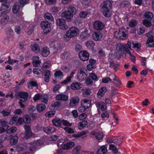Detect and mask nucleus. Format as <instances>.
<instances>
[{
    "label": "nucleus",
    "mask_w": 154,
    "mask_h": 154,
    "mask_svg": "<svg viewBox=\"0 0 154 154\" xmlns=\"http://www.w3.org/2000/svg\"><path fill=\"white\" fill-rule=\"evenodd\" d=\"M25 130V136L26 139H28L30 137L32 134L31 132L30 127L27 125H25L24 126Z\"/></svg>",
    "instance_id": "16"
},
{
    "label": "nucleus",
    "mask_w": 154,
    "mask_h": 154,
    "mask_svg": "<svg viewBox=\"0 0 154 154\" xmlns=\"http://www.w3.org/2000/svg\"><path fill=\"white\" fill-rule=\"evenodd\" d=\"M124 138L123 136H119L117 137H112L107 138L106 140V142L108 143H114V145L111 144L109 145V149L114 150L116 149V146H120L122 143V140Z\"/></svg>",
    "instance_id": "1"
},
{
    "label": "nucleus",
    "mask_w": 154,
    "mask_h": 154,
    "mask_svg": "<svg viewBox=\"0 0 154 154\" xmlns=\"http://www.w3.org/2000/svg\"><path fill=\"white\" fill-rule=\"evenodd\" d=\"M87 124V122L86 121H83L80 122L78 124L79 128L80 130L82 129Z\"/></svg>",
    "instance_id": "50"
},
{
    "label": "nucleus",
    "mask_w": 154,
    "mask_h": 154,
    "mask_svg": "<svg viewBox=\"0 0 154 154\" xmlns=\"http://www.w3.org/2000/svg\"><path fill=\"white\" fill-rule=\"evenodd\" d=\"M9 12V11H6L2 12L0 16L2 17L0 21V22L2 24L4 25L9 20V17L8 15Z\"/></svg>",
    "instance_id": "8"
},
{
    "label": "nucleus",
    "mask_w": 154,
    "mask_h": 154,
    "mask_svg": "<svg viewBox=\"0 0 154 154\" xmlns=\"http://www.w3.org/2000/svg\"><path fill=\"white\" fill-rule=\"evenodd\" d=\"M87 76V71L84 68H80L78 71L77 79L79 82L84 80Z\"/></svg>",
    "instance_id": "4"
},
{
    "label": "nucleus",
    "mask_w": 154,
    "mask_h": 154,
    "mask_svg": "<svg viewBox=\"0 0 154 154\" xmlns=\"http://www.w3.org/2000/svg\"><path fill=\"white\" fill-rule=\"evenodd\" d=\"M97 107L99 108L102 111H104L106 109V105L104 103L98 102L95 103Z\"/></svg>",
    "instance_id": "25"
},
{
    "label": "nucleus",
    "mask_w": 154,
    "mask_h": 154,
    "mask_svg": "<svg viewBox=\"0 0 154 154\" xmlns=\"http://www.w3.org/2000/svg\"><path fill=\"white\" fill-rule=\"evenodd\" d=\"M51 66V63L49 61H47L45 62L42 67V69H45L49 68Z\"/></svg>",
    "instance_id": "43"
},
{
    "label": "nucleus",
    "mask_w": 154,
    "mask_h": 154,
    "mask_svg": "<svg viewBox=\"0 0 154 154\" xmlns=\"http://www.w3.org/2000/svg\"><path fill=\"white\" fill-rule=\"evenodd\" d=\"M112 76L114 81L113 82V84L117 87L119 86L121 84L119 78L114 75H112Z\"/></svg>",
    "instance_id": "26"
},
{
    "label": "nucleus",
    "mask_w": 154,
    "mask_h": 154,
    "mask_svg": "<svg viewBox=\"0 0 154 154\" xmlns=\"http://www.w3.org/2000/svg\"><path fill=\"white\" fill-rule=\"evenodd\" d=\"M125 29L124 28H121L119 30L115 32L114 35L115 37L117 38L124 40L127 38V35Z\"/></svg>",
    "instance_id": "5"
},
{
    "label": "nucleus",
    "mask_w": 154,
    "mask_h": 154,
    "mask_svg": "<svg viewBox=\"0 0 154 154\" xmlns=\"http://www.w3.org/2000/svg\"><path fill=\"white\" fill-rule=\"evenodd\" d=\"M56 99L57 100L66 101L68 99V97L65 94H60L56 96Z\"/></svg>",
    "instance_id": "23"
},
{
    "label": "nucleus",
    "mask_w": 154,
    "mask_h": 154,
    "mask_svg": "<svg viewBox=\"0 0 154 154\" xmlns=\"http://www.w3.org/2000/svg\"><path fill=\"white\" fill-rule=\"evenodd\" d=\"M75 145L74 142H70L64 144L61 146V148L63 149L68 150L71 148Z\"/></svg>",
    "instance_id": "19"
},
{
    "label": "nucleus",
    "mask_w": 154,
    "mask_h": 154,
    "mask_svg": "<svg viewBox=\"0 0 154 154\" xmlns=\"http://www.w3.org/2000/svg\"><path fill=\"white\" fill-rule=\"evenodd\" d=\"M18 118L17 116H13L10 119L9 122V124L11 125H13L17 121Z\"/></svg>",
    "instance_id": "56"
},
{
    "label": "nucleus",
    "mask_w": 154,
    "mask_h": 154,
    "mask_svg": "<svg viewBox=\"0 0 154 154\" xmlns=\"http://www.w3.org/2000/svg\"><path fill=\"white\" fill-rule=\"evenodd\" d=\"M27 147L29 148L30 151L33 152L35 151L36 149V147L35 145H33L32 144V142L27 144Z\"/></svg>",
    "instance_id": "49"
},
{
    "label": "nucleus",
    "mask_w": 154,
    "mask_h": 154,
    "mask_svg": "<svg viewBox=\"0 0 154 154\" xmlns=\"http://www.w3.org/2000/svg\"><path fill=\"white\" fill-rule=\"evenodd\" d=\"M36 108L38 112H41L45 109L46 106L43 103L39 104L37 105Z\"/></svg>",
    "instance_id": "29"
},
{
    "label": "nucleus",
    "mask_w": 154,
    "mask_h": 154,
    "mask_svg": "<svg viewBox=\"0 0 154 154\" xmlns=\"http://www.w3.org/2000/svg\"><path fill=\"white\" fill-rule=\"evenodd\" d=\"M17 128L14 126L11 127L8 129L6 131V133L8 134H10L15 132L17 130Z\"/></svg>",
    "instance_id": "52"
},
{
    "label": "nucleus",
    "mask_w": 154,
    "mask_h": 154,
    "mask_svg": "<svg viewBox=\"0 0 154 154\" xmlns=\"http://www.w3.org/2000/svg\"><path fill=\"white\" fill-rule=\"evenodd\" d=\"M82 106H80L78 109L79 112H83L85 110V109H87L89 107V106H86L85 105H82Z\"/></svg>",
    "instance_id": "59"
},
{
    "label": "nucleus",
    "mask_w": 154,
    "mask_h": 154,
    "mask_svg": "<svg viewBox=\"0 0 154 154\" xmlns=\"http://www.w3.org/2000/svg\"><path fill=\"white\" fill-rule=\"evenodd\" d=\"M106 91L107 89L106 87H103L101 88L97 94V97L100 98H101L103 96Z\"/></svg>",
    "instance_id": "20"
},
{
    "label": "nucleus",
    "mask_w": 154,
    "mask_h": 154,
    "mask_svg": "<svg viewBox=\"0 0 154 154\" xmlns=\"http://www.w3.org/2000/svg\"><path fill=\"white\" fill-rule=\"evenodd\" d=\"M16 148L18 152L23 151L27 149L26 146L23 144L18 145Z\"/></svg>",
    "instance_id": "51"
},
{
    "label": "nucleus",
    "mask_w": 154,
    "mask_h": 154,
    "mask_svg": "<svg viewBox=\"0 0 154 154\" xmlns=\"http://www.w3.org/2000/svg\"><path fill=\"white\" fill-rule=\"evenodd\" d=\"M1 140L3 141L7 140H9L11 137V135H7L5 134H3L1 135Z\"/></svg>",
    "instance_id": "44"
},
{
    "label": "nucleus",
    "mask_w": 154,
    "mask_h": 154,
    "mask_svg": "<svg viewBox=\"0 0 154 154\" xmlns=\"http://www.w3.org/2000/svg\"><path fill=\"white\" fill-rule=\"evenodd\" d=\"M80 59L83 61L88 60L89 58V55L88 53L85 51L82 50L79 53Z\"/></svg>",
    "instance_id": "11"
},
{
    "label": "nucleus",
    "mask_w": 154,
    "mask_h": 154,
    "mask_svg": "<svg viewBox=\"0 0 154 154\" xmlns=\"http://www.w3.org/2000/svg\"><path fill=\"white\" fill-rule=\"evenodd\" d=\"M61 16L65 18L67 21L70 22L72 20L73 16L67 11H66L62 13Z\"/></svg>",
    "instance_id": "14"
},
{
    "label": "nucleus",
    "mask_w": 154,
    "mask_h": 154,
    "mask_svg": "<svg viewBox=\"0 0 154 154\" xmlns=\"http://www.w3.org/2000/svg\"><path fill=\"white\" fill-rule=\"evenodd\" d=\"M20 6L17 4L14 5L12 11L14 14H16L19 11Z\"/></svg>",
    "instance_id": "54"
},
{
    "label": "nucleus",
    "mask_w": 154,
    "mask_h": 154,
    "mask_svg": "<svg viewBox=\"0 0 154 154\" xmlns=\"http://www.w3.org/2000/svg\"><path fill=\"white\" fill-rule=\"evenodd\" d=\"M11 110H8V111L5 110H3L1 112V113L4 117H6L8 116L11 113Z\"/></svg>",
    "instance_id": "55"
},
{
    "label": "nucleus",
    "mask_w": 154,
    "mask_h": 154,
    "mask_svg": "<svg viewBox=\"0 0 154 154\" xmlns=\"http://www.w3.org/2000/svg\"><path fill=\"white\" fill-rule=\"evenodd\" d=\"M18 138L16 136H14L10 140V143L12 145H14L18 142Z\"/></svg>",
    "instance_id": "40"
},
{
    "label": "nucleus",
    "mask_w": 154,
    "mask_h": 154,
    "mask_svg": "<svg viewBox=\"0 0 154 154\" xmlns=\"http://www.w3.org/2000/svg\"><path fill=\"white\" fill-rule=\"evenodd\" d=\"M126 47L125 45H123L121 44H118L116 46V48L117 51H121L125 48Z\"/></svg>",
    "instance_id": "48"
},
{
    "label": "nucleus",
    "mask_w": 154,
    "mask_h": 154,
    "mask_svg": "<svg viewBox=\"0 0 154 154\" xmlns=\"http://www.w3.org/2000/svg\"><path fill=\"white\" fill-rule=\"evenodd\" d=\"M103 10V13L104 15L106 17H109L111 15V13L109 9L111 8L112 3L109 1H104L100 5Z\"/></svg>",
    "instance_id": "3"
},
{
    "label": "nucleus",
    "mask_w": 154,
    "mask_h": 154,
    "mask_svg": "<svg viewBox=\"0 0 154 154\" xmlns=\"http://www.w3.org/2000/svg\"><path fill=\"white\" fill-rule=\"evenodd\" d=\"M78 33L79 30L77 28L74 27H71L64 35V40L65 41H67L69 39L76 36Z\"/></svg>",
    "instance_id": "2"
},
{
    "label": "nucleus",
    "mask_w": 154,
    "mask_h": 154,
    "mask_svg": "<svg viewBox=\"0 0 154 154\" xmlns=\"http://www.w3.org/2000/svg\"><path fill=\"white\" fill-rule=\"evenodd\" d=\"M50 45L51 47L57 50L61 47V45L59 42L54 40L51 41L50 43Z\"/></svg>",
    "instance_id": "17"
},
{
    "label": "nucleus",
    "mask_w": 154,
    "mask_h": 154,
    "mask_svg": "<svg viewBox=\"0 0 154 154\" xmlns=\"http://www.w3.org/2000/svg\"><path fill=\"white\" fill-rule=\"evenodd\" d=\"M88 133V131L87 130L82 131L79 133L77 134H73L72 135V136L74 137H79L84 135H85Z\"/></svg>",
    "instance_id": "38"
},
{
    "label": "nucleus",
    "mask_w": 154,
    "mask_h": 154,
    "mask_svg": "<svg viewBox=\"0 0 154 154\" xmlns=\"http://www.w3.org/2000/svg\"><path fill=\"white\" fill-rule=\"evenodd\" d=\"M18 96L23 100V102H26L28 100V94L26 92L20 91L18 93Z\"/></svg>",
    "instance_id": "18"
},
{
    "label": "nucleus",
    "mask_w": 154,
    "mask_h": 154,
    "mask_svg": "<svg viewBox=\"0 0 154 154\" xmlns=\"http://www.w3.org/2000/svg\"><path fill=\"white\" fill-rule=\"evenodd\" d=\"M41 26L44 34H47L50 31V25L47 21H42L41 23Z\"/></svg>",
    "instance_id": "6"
},
{
    "label": "nucleus",
    "mask_w": 154,
    "mask_h": 154,
    "mask_svg": "<svg viewBox=\"0 0 154 154\" xmlns=\"http://www.w3.org/2000/svg\"><path fill=\"white\" fill-rule=\"evenodd\" d=\"M85 83L87 86H91L93 83L92 81L89 78H88L85 81Z\"/></svg>",
    "instance_id": "62"
},
{
    "label": "nucleus",
    "mask_w": 154,
    "mask_h": 154,
    "mask_svg": "<svg viewBox=\"0 0 154 154\" xmlns=\"http://www.w3.org/2000/svg\"><path fill=\"white\" fill-rule=\"evenodd\" d=\"M70 13L73 16L75 15L77 13V11L75 8L73 6H69L67 8V11Z\"/></svg>",
    "instance_id": "36"
},
{
    "label": "nucleus",
    "mask_w": 154,
    "mask_h": 154,
    "mask_svg": "<svg viewBox=\"0 0 154 154\" xmlns=\"http://www.w3.org/2000/svg\"><path fill=\"white\" fill-rule=\"evenodd\" d=\"M50 51L49 48L47 47H44L42 49L40 54L44 57H46L49 54Z\"/></svg>",
    "instance_id": "24"
},
{
    "label": "nucleus",
    "mask_w": 154,
    "mask_h": 154,
    "mask_svg": "<svg viewBox=\"0 0 154 154\" xmlns=\"http://www.w3.org/2000/svg\"><path fill=\"white\" fill-rule=\"evenodd\" d=\"M89 76L93 80L96 81L97 79V75L94 73H91L89 74Z\"/></svg>",
    "instance_id": "64"
},
{
    "label": "nucleus",
    "mask_w": 154,
    "mask_h": 154,
    "mask_svg": "<svg viewBox=\"0 0 154 154\" xmlns=\"http://www.w3.org/2000/svg\"><path fill=\"white\" fill-rule=\"evenodd\" d=\"M32 63L34 67L39 66L41 64V61L38 57H32Z\"/></svg>",
    "instance_id": "21"
},
{
    "label": "nucleus",
    "mask_w": 154,
    "mask_h": 154,
    "mask_svg": "<svg viewBox=\"0 0 154 154\" xmlns=\"http://www.w3.org/2000/svg\"><path fill=\"white\" fill-rule=\"evenodd\" d=\"M28 85L29 88H32L33 87L37 86V84L36 82L32 81L28 83Z\"/></svg>",
    "instance_id": "57"
},
{
    "label": "nucleus",
    "mask_w": 154,
    "mask_h": 154,
    "mask_svg": "<svg viewBox=\"0 0 154 154\" xmlns=\"http://www.w3.org/2000/svg\"><path fill=\"white\" fill-rule=\"evenodd\" d=\"M57 25L60 26L62 30H66L68 28V26L66 24V21L63 19H58L56 20Z\"/></svg>",
    "instance_id": "7"
},
{
    "label": "nucleus",
    "mask_w": 154,
    "mask_h": 154,
    "mask_svg": "<svg viewBox=\"0 0 154 154\" xmlns=\"http://www.w3.org/2000/svg\"><path fill=\"white\" fill-rule=\"evenodd\" d=\"M55 113V111H51L48 112L45 114L47 117H51L54 116Z\"/></svg>",
    "instance_id": "61"
},
{
    "label": "nucleus",
    "mask_w": 154,
    "mask_h": 154,
    "mask_svg": "<svg viewBox=\"0 0 154 154\" xmlns=\"http://www.w3.org/2000/svg\"><path fill=\"white\" fill-rule=\"evenodd\" d=\"M80 146H79L75 147L73 150V152L75 154H78L79 152Z\"/></svg>",
    "instance_id": "63"
},
{
    "label": "nucleus",
    "mask_w": 154,
    "mask_h": 154,
    "mask_svg": "<svg viewBox=\"0 0 154 154\" xmlns=\"http://www.w3.org/2000/svg\"><path fill=\"white\" fill-rule=\"evenodd\" d=\"M89 35L88 30H85L82 32L80 35V38L82 39L85 40L88 38Z\"/></svg>",
    "instance_id": "31"
},
{
    "label": "nucleus",
    "mask_w": 154,
    "mask_h": 154,
    "mask_svg": "<svg viewBox=\"0 0 154 154\" xmlns=\"http://www.w3.org/2000/svg\"><path fill=\"white\" fill-rule=\"evenodd\" d=\"M32 50L36 53H39L40 51V48L39 46L36 44H35L31 45Z\"/></svg>",
    "instance_id": "34"
},
{
    "label": "nucleus",
    "mask_w": 154,
    "mask_h": 154,
    "mask_svg": "<svg viewBox=\"0 0 154 154\" xmlns=\"http://www.w3.org/2000/svg\"><path fill=\"white\" fill-rule=\"evenodd\" d=\"M44 18L51 21H54V18L52 15L49 13H46L44 15Z\"/></svg>",
    "instance_id": "42"
},
{
    "label": "nucleus",
    "mask_w": 154,
    "mask_h": 154,
    "mask_svg": "<svg viewBox=\"0 0 154 154\" xmlns=\"http://www.w3.org/2000/svg\"><path fill=\"white\" fill-rule=\"evenodd\" d=\"M82 105H85L86 106H88L89 107L91 106V101L87 99H84L82 100L81 102Z\"/></svg>",
    "instance_id": "45"
},
{
    "label": "nucleus",
    "mask_w": 154,
    "mask_h": 154,
    "mask_svg": "<svg viewBox=\"0 0 154 154\" xmlns=\"http://www.w3.org/2000/svg\"><path fill=\"white\" fill-rule=\"evenodd\" d=\"M52 122L53 125L57 127L61 126L62 124L61 120L58 118H56L53 119Z\"/></svg>",
    "instance_id": "32"
},
{
    "label": "nucleus",
    "mask_w": 154,
    "mask_h": 154,
    "mask_svg": "<svg viewBox=\"0 0 154 154\" xmlns=\"http://www.w3.org/2000/svg\"><path fill=\"white\" fill-rule=\"evenodd\" d=\"M93 38L95 40L97 41L100 40L102 38V35L99 32H94L92 34Z\"/></svg>",
    "instance_id": "22"
},
{
    "label": "nucleus",
    "mask_w": 154,
    "mask_h": 154,
    "mask_svg": "<svg viewBox=\"0 0 154 154\" xmlns=\"http://www.w3.org/2000/svg\"><path fill=\"white\" fill-rule=\"evenodd\" d=\"M137 24V21L135 20H131L129 22V26L130 27H133L135 26Z\"/></svg>",
    "instance_id": "41"
},
{
    "label": "nucleus",
    "mask_w": 154,
    "mask_h": 154,
    "mask_svg": "<svg viewBox=\"0 0 154 154\" xmlns=\"http://www.w3.org/2000/svg\"><path fill=\"white\" fill-rule=\"evenodd\" d=\"M147 36L148 38L146 42L148 46L149 47L154 46V40L152 32H149L147 33Z\"/></svg>",
    "instance_id": "13"
},
{
    "label": "nucleus",
    "mask_w": 154,
    "mask_h": 154,
    "mask_svg": "<svg viewBox=\"0 0 154 154\" xmlns=\"http://www.w3.org/2000/svg\"><path fill=\"white\" fill-rule=\"evenodd\" d=\"M85 45L88 48L92 49L95 45V43L93 41L89 40L86 42Z\"/></svg>",
    "instance_id": "35"
},
{
    "label": "nucleus",
    "mask_w": 154,
    "mask_h": 154,
    "mask_svg": "<svg viewBox=\"0 0 154 154\" xmlns=\"http://www.w3.org/2000/svg\"><path fill=\"white\" fill-rule=\"evenodd\" d=\"M66 132L69 134H73L74 133V131L73 129L68 127H66L64 128Z\"/></svg>",
    "instance_id": "60"
},
{
    "label": "nucleus",
    "mask_w": 154,
    "mask_h": 154,
    "mask_svg": "<svg viewBox=\"0 0 154 154\" xmlns=\"http://www.w3.org/2000/svg\"><path fill=\"white\" fill-rule=\"evenodd\" d=\"M107 151V148L105 146H101L98 150L97 154H105Z\"/></svg>",
    "instance_id": "28"
},
{
    "label": "nucleus",
    "mask_w": 154,
    "mask_h": 154,
    "mask_svg": "<svg viewBox=\"0 0 154 154\" xmlns=\"http://www.w3.org/2000/svg\"><path fill=\"white\" fill-rule=\"evenodd\" d=\"M54 75L55 77L58 79H61V77L63 76V72L60 70L56 71Z\"/></svg>",
    "instance_id": "46"
},
{
    "label": "nucleus",
    "mask_w": 154,
    "mask_h": 154,
    "mask_svg": "<svg viewBox=\"0 0 154 154\" xmlns=\"http://www.w3.org/2000/svg\"><path fill=\"white\" fill-rule=\"evenodd\" d=\"M71 88L73 90H77L81 89L82 87V83L78 82H72L71 85Z\"/></svg>",
    "instance_id": "15"
},
{
    "label": "nucleus",
    "mask_w": 154,
    "mask_h": 154,
    "mask_svg": "<svg viewBox=\"0 0 154 154\" xmlns=\"http://www.w3.org/2000/svg\"><path fill=\"white\" fill-rule=\"evenodd\" d=\"M50 72L49 70H46L45 72L44 81L46 82H48L50 79Z\"/></svg>",
    "instance_id": "37"
},
{
    "label": "nucleus",
    "mask_w": 154,
    "mask_h": 154,
    "mask_svg": "<svg viewBox=\"0 0 154 154\" xmlns=\"http://www.w3.org/2000/svg\"><path fill=\"white\" fill-rule=\"evenodd\" d=\"M61 103L58 101H57L51 104V106L55 108H58L61 106Z\"/></svg>",
    "instance_id": "58"
},
{
    "label": "nucleus",
    "mask_w": 154,
    "mask_h": 154,
    "mask_svg": "<svg viewBox=\"0 0 154 154\" xmlns=\"http://www.w3.org/2000/svg\"><path fill=\"white\" fill-rule=\"evenodd\" d=\"M79 98L77 96L71 98L69 104V106L71 108L75 107L79 104Z\"/></svg>",
    "instance_id": "9"
},
{
    "label": "nucleus",
    "mask_w": 154,
    "mask_h": 154,
    "mask_svg": "<svg viewBox=\"0 0 154 154\" xmlns=\"http://www.w3.org/2000/svg\"><path fill=\"white\" fill-rule=\"evenodd\" d=\"M70 54L68 52H64L61 54V57L63 59L65 60L69 59L70 57Z\"/></svg>",
    "instance_id": "39"
},
{
    "label": "nucleus",
    "mask_w": 154,
    "mask_h": 154,
    "mask_svg": "<svg viewBox=\"0 0 154 154\" xmlns=\"http://www.w3.org/2000/svg\"><path fill=\"white\" fill-rule=\"evenodd\" d=\"M24 123H29L31 121V118L28 115H26L23 116Z\"/></svg>",
    "instance_id": "53"
},
{
    "label": "nucleus",
    "mask_w": 154,
    "mask_h": 154,
    "mask_svg": "<svg viewBox=\"0 0 154 154\" xmlns=\"http://www.w3.org/2000/svg\"><path fill=\"white\" fill-rule=\"evenodd\" d=\"M90 135L94 136L95 138L98 140L102 139L103 137V132L101 131H98L97 130L92 131L90 133Z\"/></svg>",
    "instance_id": "10"
},
{
    "label": "nucleus",
    "mask_w": 154,
    "mask_h": 154,
    "mask_svg": "<svg viewBox=\"0 0 154 154\" xmlns=\"http://www.w3.org/2000/svg\"><path fill=\"white\" fill-rule=\"evenodd\" d=\"M43 130L44 132L47 134L54 132L56 131V129L50 126L44 128H43Z\"/></svg>",
    "instance_id": "30"
},
{
    "label": "nucleus",
    "mask_w": 154,
    "mask_h": 154,
    "mask_svg": "<svg viewBox=\"0 0 154 154\" xmlns=\"http://www.w3.org/2000/svg\"><path fill=\"white\" fill-rule=\"evenodd\" d=\"M144 16L147 19L150 20L152 18L153 15L152 13L146 12L144 14Z\"/></svg>",
    "instance_id": "47"
},
{
    "label": "nucleus",
    "mask_w": 154,
    "mask_h": 154,
    "mask_svg": "<svg viewBox=\"0 0 154 154\" xmlns=\"http://www.w3.org/2000/svg\"><path fill=\"white\" fill-rule=\"evenodd\" d=\"M91 89L89 88H82V96L86 97L90 95L91 93Z\"/></svg>",
    "instance_id": "27"
},
{
    "label": "nucleus",
    "mask_w": 154,
    "mask_h": 154,
    "mask_svg": "<svg viewBox=\"0 0 154 154\" xmlns=\"http://www.w3.org/2000/svg\"><path fill=\"white\" fill-rule=\"evenodd\" d=\"M93 25L94 28L97 30H101L104 27L103 23L99 20L95 21Z\"/></svg>",
    "instance_id": "12"
},
{
    "label": "nucleus",
    "mask_w": 154,
    "mask_h": 154,
    "mask_svg": "<svg viewBox=\"0 0 154 154\" xmlns=\"http://www.w3.org/2000/svg\"><path fill=\"white\" fill-rule=\"evenodd\" d=\"M9 3L7 1L4 2L1 4L0 10L2 11L7 9L9 8Z\"/></svg>",
    "instance_id": "33"
}]
</instances>
